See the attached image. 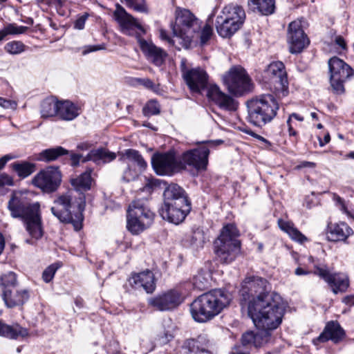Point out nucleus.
<instances>
[{"label":"nucleus","mask_w":354,"mask_h":354,"mask_svg":"<svg viewBox=\"0 0 354 354\" xmlns=\"http://www.w3.org/2000/svg\"><path fill=\"white\" fill-rule=\"evenodd\" d=\"M191 210V203L182 202V204H162L160 209L161 217L171 223L178 225L181 223Z\"/></svg>","instance_id":"412c9836"},{"label":"nucleus","mask_w":354,"mask_h":354,"mask_svg":"<svg viewBox=\"0 0 354 354\" xmlns=\"http://www.w3.org/2000/svg\"><path fill=\"white\" fill-rule=\"evenodd\" d=\"M345 337V331L337 321L326 323L322 333L313 340L315 345L331 340L333 343L340 342Z\"/></svg>","instance_id":"393cba45"},{"label":"nucleus","mask_w":354,"mask_h":354,"mask_svg":"<svg viewBox=\"0 0 354 354\" xmlns=\"http://www.w3.org/2000/svg\"><path fill=\"white\" fill-rule=\"evenodd\" d=\"M249 10L261 15L268 16L275 11V0H248Z\"/></svg>","instance_id":"7c9ffc66"},{"label":"nucleus","mask_w":354,"mask_h":354,"mask_svg":"<svg viewBox=\"0 0 354 354\" xmlns=\"http://www.w3.org/2000/svg\"><path fill=\"white\" fill-rule=\"evenodd\" d=\"M25 45L20 41H12L7 43L5 46V50L10 55H18L25 50Z\"/></svg>","instance_id":"c03bdc74"},{"label":"nucleus","mask_w":354,"mask_h":354,"mask_svg":"<svg viewBox=\"0 0 354 354\" xmlns=\"http://www.w3.org/2000/svg\"><path fill=\"white\" fill-rule=\"evenodd\" d=\"M131 84L134 86H142L145 89L149 90L156 94H160L161 93L160 85L158 84H156L149 78L134 77L131 79Z\"/></svg>","instance_id":"ea45409f"},{"label":"nucleus","mask_w":354,"mask_h":354,"mask_svg":"<svg viewBox=\"0 0 354 354\" xmlns=\"http://www.w3.org/2000/svg\"><path fill=\"white\" fill-rule=\"evenodd\" d=\"M80 114L77 106L70 101H59L57 116L63 120H73Z\"/></svg>","instance_id":"473e14b6"},{"label":"nucleus","mask_w":354,"mask_h":354,"mask_svg":"<svg viewBox=\"0 0 354 354\" xmlns=\"http://www.w3.org/2000/svg\"><path fill=\"white\" fill-rule=\"evenodd\" d=\"M2 299L8 308H14L22 306L29 299L28 290H17L15 292L11 289L2 290Z\"/></svg>","instance_id":"cd10ccee"},{"label":"nucleus","mask_w":354,"mask_h":354,"mask_svg":"<svg viewBox=\"0 0 354 354\" xmlns=\"http://www.w3.org/2000/svg\"><path fill=\"white\" fill-rule=\"evenodd\" d=\"M184 299L181 294L171 290L149 299V304L160 311L171 310L183 303Z\"/></svg>","instance_id":"aec40b11"},{"label":"nucleus","mask_w":354,"mask_h":354,"mask_svg":"<svg viewBox=\"0 0 354 354\" xmlns=\"http://www.w3.org/2000/svg\"><path fill=\"white\" fill-rule=\"evenodd\" d=\"M278 225L279 228L284 232L287 233L293 241L303 243L308 240L306 236L298 230V229L295 227L294 223L291 221L280 218L278 220Z\"/></svg>","instance_id":"72a5a7b5"},{"label":"nucleus","mask_w":354,"mask_h":354,"mask_svg":"<svg viewBox=\"0 0 354 354\" xmlns=\"http://www.w3.org/2000/svg\"><path fill=\"white\" fill-rule=\"evenodd\" d=\"M180 68L182 77L192 93H201L207 89L208 99L220 108L229 111L236 109V103L232 97L221 91L216 84H209V75L204 69L200 67H187L185 58L181 59Z\"/></svg>","instance_id":"f257e3e1"},{"label":"nucleus","mask_w":354,"mask_h":354,"mask_svg":"<svg viewBox=\"0 0 354 354\" xmlns=\"http://www.w3.org/2000/svg\"><path fill=\"white\" fill-rule=\"evenodd\" d=\"M126 4L130 8H132L136 12H147V8L146 6L145 0H124Z\"/></svg>","instance_id":"09e8293b"},{"label":"nucleus","mask_w":354,"mask_h":354,"mask_svg":"<svg viewBox=\"0 0 354 354\" xmlns=\"http://www.w3.org/2000/svg\"><path fill=\"white\" fill-rule=\"evenodd\" d=\"M330 83L333 91L342 94L344 83L354 76L353 69L344 60L334 56L328 61Z\"/></svg>","instance_id":"ddd939ff"},{"label":"nucleus","mask_w":354,"mask_h":354,"mask_svg":"<svg viewBox=\"0 0 354 354\" xmlns=\"http://www.w3.org/2000/svg\"><path fill=\"white\" fill-rule=\"evenodd\" d=\"M203 338L198 337L197 339H191L186 340L182 346L183 354L197 353L198 352H205V348L201 346Z\"/></svg>","instance_id":"58836bf2"},{"label":"nucleus","mask_w":354,"mask_h":354,"mask_svg":"<svg viewBox=\"0 0 354 354\" xmlns=\"http://www.w3.org/2000/svg\"><path fill=\"white\" fill-rule=\"evenodd\" d=\"M8 209L12 218L21 220L26 231L32 238L39 239L43 236L40 205L31 203L25 194L20 192L12 193L8 203Z\"/></svg>","instance_id":"7ed1b4c3"},{"label":"nucleus","mask_w":354,"mask_h":354,"mask_svg":"<svg viewBox=\"0 0 354 354\" xmlns=\"http://www.w3.org/2000/svg\"><path fill=\"white\" fill-rule=\"evenodd\" d=\"M160 38L161 40L167 42L169 46H174L178 50H180L183 47L178 43V40L174 35V39L171 38L165 30H160Z\"/></svg>","instance_id":"de8ad7c7"},{"label":"nucleus","mask_w":354,"mask_h":354,"mask_svg":"<svg viewBox=\"0 0 354 354\" xmlns=\"http://www.w3.org/2000/svg\"><path fill=\"white\" fill-rule=\"evenodd\" d=\"M16 158H17V156L9 153V154H6V155L2 156L1 159L7 163L8 161L13 160Z\"/></svg>","instance_id":"0e129e2a"},{"label":"nucleus","mask_w":354,"mask_h":354,"mask_svg":"<svg viewBox=\"0 0 354 354\" xmlns=\"http://www.w3.org/2000/svg\"><path fill=\"white\" fill-rule=\"evenodd\" d=\"M0 185L12 186L14 185V180L7 174H1L0 175Z\"/></svg>","instance_id":"5fc2aeb1"},{"label":"nucleus","mask_w":354,"mask_h":354,"mask_svg":"<svg viewBox=\"0 0 354 354\" xmlns=\"http://www.w3.org/2000/svg\"><path fill=\"white\" fill-rule=\"evenodd\" d=\"M223 84L229 92L236 95H241L251 91L252 80L246 71L241 66H234L223 75Z\"/></svg>","instance_id":"4468645a"},{"label":"nucleus","mask_w":354,"mask_h":354,"mask_svg":"<svg viewBox=\"0 0 354 354\" xmlns=\"http://www.w3.org/2000/svg\"><path fill=\"white\" fill-rule=\"evenodd\" d=\"M175 22L172 25L174 35L184 48H189L196 33L201 28V23L187 9L177 8L175 12Z\"/></svg>","instance_id":"1a4fd4ad"},{"label":"nucleus","mask_w":354,"mask_h":354,"mask_svg":"<svg viewBox=\"0 0 354 354\" xmlns=\"http://www.w3.org/2000/svg\"><path fill=\"white\" fill-rule=\"evenodd\" d=\"M319 145L320 146L323 147L325 145H326L327 143H328L330 140V134L328 133H327L324 137V140H322L321 138H319Z\"/></svg>","instance_id":"680f3d73"},{"label":"nucleus","mask_w":354,"mask_h":354,"mask_svg":"<svg viewBox=\"0 0 354 354\" xmlns=\"http://www.w3.org/2000/svg\"><path fill=\"white\" fill-rule=\"evenodd\" d=\"M248 121L253 125L262 127L270 123L277 115L279 105L272 94H262L246 102Z\"/></svg>","instance_id":"423d86ee"},{"label":"nucleus","mask_w":354,"mask_h":354,"mask_svg":"<svg viewBox=\"0 0 354 354\" xmlns=\"http://www.w3.org/2000/svg\"><path fill=\"white\" fill-rule=\"evenodd\" d=\"M0 284L4 289H10L17 286V275L13 272H8L1 277Z\"/></svg>","instance_id":"37998d69"},{"label":"nucleus","mask_w":354,"mask_h":354,"mask_svg":"<svg viewBox=\"0 0 354 354\" xmlns=\"http://www.w3.org/2000/svg\"><path fill=\"white\" fill-rule=\"evenodd\" d=\"M38 2L41 5L52 6L56 4L57 0H38Z\"/></svg>","instance_id":"e2e57ef3"},{"label":"nucleus","mask_w":354,"mask_h":354,"mask_svg":"<svg viewBox=\"0 0 354 354\" xmlns=\"http://www.w3.org/2000/svg\"><path fill=\"white\" fill-rule=\"evenodd\" d=\"M245 19V12L241 6L236 3L226 5L216 17V31L222 37H230L240 29Z\"/></svg>","instance_id":"9d476101"},{"label":"nucleus","mask_w":354,"mask_h":354,"mask_svg":"<svg viewBox=\"0 0 354 354\" xmlns=\"http://www.w3.org/2000/svg\"><path fill=\"white\" fill-rule=\"evenodd\" d=\"M119 160L125 165L122 180L125 182L134 180L147 167V163L137 150L128 149L120 153Z\"/></svg>","instance_id":"dca6fc26"},{"label":"nucleus","mask_w":354,"mask_h":354,"mask_svg":"<svg viewBox=\"0 0 354 354\" xmlns=\"http://www.w3.org/2000/svg\"><path fill=\"white\" fill-rule=\"evenodd\" d=\"M287 39L290 52L292 54L301 52L309 44L299 21H294L288 26Z\"/></svg>","instance_id":"4be33fe9"},{"label":"nucleus","mask_w":354,"mask_h":354,"mask_svg":"<svg viewBox=\"0 0 354 354\" xmlns=\"http://www.w3.org/2000/svg\"><path fill=\"white\" fill-rule=\"evenodd\" d=\"M145 116H151L160 113V105L157 101L151 100L149 101L142 109Z\"/></svg>","instance_id":"49530a36"},{"label":"nucleus","mask_w":354,"mask_h":354,"mask_svg":"<svg viewBox=\"0 0 354 354\" xmlns=\"http://www.w3.org/2000/svg\"><path fill=\"white\" fill-rule=\"evenodd\" d=\"M284 306L279 295L267 297L264 301L253 303L248 307V315L259 330L268 331L276 329L281 323Z\"/></svg>","instance_id":"39448f33"},{"label":"nucleus","mask_w":354,"mask_h":354,"mask_svg":"<svg viewBox=\"0 0 354 354\" xmlns=\"http://www.w3.org/2000/svg\"><path fill=\"white\" fill-rule=\"evenodd\" d=\"M113 16L119 24L122 33L136 37L141 50L150 62L157 66H160L165 62L167 56L166 51L155 46L152 42L141 38L146 32L145 28L120 5H116Z\"/></svg>","instance_id":"f03ea898"},{"label":"nucleus","mask_w":354,"mask_h":354,"mask_svg":"<svg viewBox=\"0 0 354 354\" xmlns=\"http://www.w3.org/2000/svg\"><path fill=\"white\" fill-rule=\"evenodd\" d=\"M100 49H102V48L99 46H88L85 47V49L83 51V54L86 55L91 52L96 51Z\"/></svg>","instance_id":"13d9d810"},{"label":"nucleus","mask_w":354,"mask_h":354,"mask_svg":"<svg viewBox=\"0 0 354 354\" xmlns=\"http://www.w3.org/2000/svg\"><path fill=\"white\" fill-rule=\"evenodd\" d=\"M129 282L133 288H143L147 293H152L156 289L154 274L149 270L132 274Z\"/></svg>","instance_id":"a878e982"},{"label":"nucleus","mask_w":354,"mask_h":354,"mask_svg":"<svg viewBox=\"0 0 354 354\" xmlns=\"http://www.w3.org/2000/svg\"><path fill=\"white\" fill-rule=\"evenodd\" d=\"M270 338V333L268 331L259 330V331L256 333L252 331H249L242 335L241 342L245 346H254L257 348L267 343Z\"/></svg>","instance_id":"c756f323"},{"label":"nucleus","mask_w":354,"mask_h":354,"mask_svg":"<svg viewBox=\"0 0 354 354\" xmlns=\"http://www.w3.org/2000/svg\"><path fill=\"white\" fill-rule=\"evenodd\" d=\"M243 131L245 133H246L247 134H249V135L252 136V137L256 138L257 139H258L259 140H260L261 142L268 143V141L266 138H264L263 136L258 135V134L252 132L250 130H244Z\"/></svg>","instance_id":"6e6d98bb"},{"label":"nucleus","mask_w":354,"mask_h":354,"mask_svg":"<svg viewBox=\"0 0 354 354\" xmlns=\"http://www.w3.org/2000/svg\"><path fill=\"white\" fill-rule=\"evenodd\" d=\"M209 274L203 272H198L193 277L192 285L194 288L203 290L208 287Z\"/></svg>","instance_id":"79ce46f5"},{"label":"nucleus","mask_w":354,"mask_h":354,"mask_svg":"<svg viewBox=\"0 0 354 354\" xmlns=\"http://www.w3.org/2000/svg\"><path fill=\"white\" fill-rule=\"evenodd\" d=\"M28 335V329L21 327L18 324L8 325L0 321V336L17 339L19 337H25Z\"/></svg>","instance_id":"2f4dec72"},{"label":"nucleus","mask_w":354,"mask_h":354,"mask_svg":"<svg viewBox=\"0 0 354 354\" xmlns=\"http://www.w3.org/2000/svg\"><path fill=\"white\" fill-rule=\"evenodd\" d=\"M206 241L204 232L201 229L194 230L191 236L190 243L196 248H202Z\"/></svg>","instance_id":"a18cd8bd"},{"label":"nucleus","mask_w":354,"mask_h":354,"mask_svg":"<svg viewBox=\"0 0 354 354\" xmlns=\"http://www.w3.org/2000/svg\"><path fill=\"white\" fill-rule=\"evenodd\" d=\"M344 301L347 305H349V306L354 305V294L346 296L344 299Z\"/></svg>","instance_id":"052dcab7"},{"label":"nucleus","mask_w":354,"mask_h":354,"mask_svg":"<svg viewBox=\"0 0 354 354\" xmlns=\"http://www.w3.org/2000/svg\"><path fill=\"white\" fill-rule=\"evenodd\" d=\"M240 292L243 300L248 301V306L252 304L264 301L267 297H275L274 292H270L268 281L259 277H247L243 282Z\"/></svg>","instance_id":"f8f14e48"},{"label":"nucleus","mask_w":354,"mask_h":354,"mask_svg":"<svg viewBox=\"0 0 354 354\" xmlns=\"http://www.w3.org/2000/svg\"><path fill=\"white\" fill-rule=\"evenodd\" d=\"M213 146H214V141H204L198 147L183 153L180 160L183 169L189 166L196 171L206 170L209 162L210 148Z\"/></svg>","instance_id":"2eb2a0df"},{"label":"nucleus","mask_w":354,"mask_h":354,"mask_svg":"<svg viewBox=\"0 0 354 354\" xmlns=\"http://www.w3.org/2000/svg\"><path fill=\"white\" fill-rule=\"evenodd\" d=\"M10 105V101L7 100L3 97H0V106H1L3 108H8Z\"/></svg>","instance_id":"69168bd1"},{"label":"nucleus","mask_w":354,"mask_h":354,"mask_svg":"<svg viewBox=\"0 0 354 354\" xmlns=\"http://www.w3.org/2000/svg\"><path fill=\"white\" fill-rule=\"evenodd\" d=\"M84 207L85 198L83 195L77 199L70 194H66L55 200L51 212L61 222L71 223L75 229L78 230L82 227Z\"/></svg>","instance_id":"0eeeda50"},{"label":"nucleus","mask_w":354,"mask_h":354,"mask_svg":"<svg viewBox=\"0 0 354 354\" xmlns=\"http://www.w3.org/2000/svg\"><path fill=\"white\" fill-rule=\"evenodd\" d=\"M151 165L156 173L161 176H170L183 169L180 161L176 160L175 153L172 151L153 154Z\"/></svg>","instance_id":"6ab92c4d"},{"label":"nucleus","mask_w":354,"mask_h":354,"mask_svg":"<svg viewBox=\"0 0 354 354\" xmlns=\"http://www.w3.org/2000/svg\"><path fill=\"white\" fill-rule=\"evenodd\" d=\"M59 101L55 97L45 99L41 104V115L42 118H50L57 115Z\"/></svg>","instance_id":"4c0bfd02"},{"label":"nucleus","mask_w":354,"mask_h":354,"mask_svg":"<svg viewBox=\"0 0 354 354\" xmlns=\"http://www.w3.org/2000/svg\"><path fill=\"white\" fill-rule=\"evenodd\" d=\"M28 30V27L17 26L15 24H9L2 30H0V41L3 40L8 35H19L24 33Z\"/></svg>","instance_id":"a19ab883"},{"label":"nucleus","mask_w":354,"mask_h":354,"mask_svg":"<svg viewBox=\"0 0 354 354\" xmlns=\"http://www.w3.org/2000/svg\"><path fill=\"white\" fill-rule=\"evenodd\" d=\"M315 274L326 281L335 294L346 291L349 286L348 277L343 273L330 274L326 268L315 267Z\"/></svg>","instance_id":"b1692460"},{"label":"nucleus","mask_w":354,"mask_h":354,"mask_svg":"<svg viewBox=\"0 0 354 354\" xmlns=\"http://www.w3.org/2000/svg\"><path fill=\"white\" fill-rule=\"evenodd\" d=\"M189 201L185 190L177 184H170L163 192V204L180 205L182 202Z\"/></svg>","instance_id":"bb28decb"},{"label":"nucleus","mask_w":354,"mask_h":354,"mask_svg":"<svg viewBox=\"0 0 354 354\" xmlns=\"http://www.w3.org/2000/svg\"><path fill=\"white\" fill-rule=\"evenodd\" d=\"M62 181V174L57 167L49 166L37 173L32 180V184L46 192H55Z\"/></svg>","instance_id":"a211bd4d"},{"label":"nucleus","mask_w":354,"mask_h":354,"mask_svg":"<svg viewBox=\"0 0 354 354\" xmlns=\"http://www.w3.org/2000/svg\"><path fill=\"white\" fill-rule=\"evenodd\" d=\"M239 236L240 232L234 224L228 223L223 227L214 243V252L220 262L228 264L236 258L241 250Z\"/></svg>","instance_id":"6e6552de"},{"label":"nucleus","mask_w":354,"mask_h":354,"mask_svg":"<svg viewBox=\"0 0 354 354\" xmlns=\"http://www.w3.org/2000/svg\"><path fill=\"white\" fill-rule=\"evenodd\" d=\"M232 300L229 292L218 288L202 294L189 306L194 321L205 323L212 319L227 308Z\"/></svg>","instance_id":"20e7f679"},{"label":"nucleus","mask_w":354,"mask_h":354,"mask_svg":"<svg viewBox=\"0 0 354 354\" xmlns=\"http://www.w3.org/2000/svg\"><path fill=\"white\" fill-rule=\"evenodd\" d=\"M92 169H88L75 178L71 180V185L77 191H86L90 189L91 186Z\"/></svg>","instance_id":"c9c22d12"},{"label":"nucleus","mask_w":354,"mask_h":354,"mask_svg":"<svg viewBox=\"0 0 354 354\" xmlns=\"http://www.w3.org/2000/svg\"><path fill=\"white\" fill-rule=\"evenodd\" d=\"M292 119L302 122L304 120V118L297 113H293L289 115L288 119L287 120L289 135L295 136L297 135V131L293 129Z\"/></svg>","instance_id":"3c124183"},{"label":"nucleus","mask_w":354,"mask_h":354,"mask_svg":"<svg viewBox=\"0 0 354 354\" xmlns=\"http://www.w3.org/2000/svg\"><path fill=\"white\" fill-rule=\"evenodd\" d=\"M154 213L146 198H137L131 202L127 210V228L138 234L149 227L153 222Z\"/></svg>","instance_id":"9b49d317"},{"label":"nucleus","mask_w":354,"mask_h":354,"mask_svg":"<svg viewBox=\"0 0 354 354\" xmlns=\"http://www.w3.org/2000/svg\"><path fill=\"white\" fill-rule=\"evenodd\" d=\"M156 185V184L153 180L149 181L148 183H147L145 186L144 189L150 192L153 189V187Z\"/></svg>","instance_id":"338daca9"},{"label":"nucleus","mask_w":354,"mask_h":354,"mask_svg":"<svg viewBox=\"0 0 354 354\" xmlns=\"http://www.w3.org/2000/svg\"><path fill=\"white\" fill-rule=\"evenodd\" d=\"M116 158V154L104 148L92 149L86 156H83L77 153H71V161L73 167H77L80 162H86L93 161L96 164L108 163Z\"/></svg>","instance_id":"5701e85b"},{"label":"nucleus","mask_w":354,"mask_h":354,"mask_svg":"<svg viewBox=\"0 0 354 354\" xmlns=\"http://www.w3.org/2000/svg\"><path fill=\"white\" fill-rule=\"evenodd\" d=\"M335 44L340 46L343 50L346 49V44L344 38L341 36H337L335 38Z\"/></svg>","instance_id":"4d7b16f0"},{"label":"nucleus","mask_w":354,"mask_h":354,"mask_svg":"<svg viewBox=\"0 0 354 354\" xmlns=\"http://www.w3.org/2000/svg\"><path fill=\"white\" fill-rule=\"evenodd\" d=\"M68 151L62 147L49 148L41 151L35 156V160L45 162H49L57 160L59 156L67 154Z\"/></svg>","instance_id":"f704fd0d"},{"label":"nucleus","mask_w":354,"mask_h":354,"mask_svg":"<svg viewBox=\"0 0 354 354\" xmlns=\"http://www.w3.org/2000/svg\"><path fill=\"white\" fill-rule=\"evenodd\" d=\"M11 167L17 176L21 178H26L30 176L36 170V165L28 161L15 162L11 165Z\"/></svg>","instance_id":"e433bc0d"},{"label":"nucleus","mask_w":354,"mask_h":354,"mask_svg":"<svg viewBox=\"0 0 354 354\" xmlns=\"http://www.w3.org/2000/svg\"><path fill=\"white\" fill-rule=\"evenodd\" d=\"M353 233L352 228L344 222L328 224L327 234L328 239L332 241H345Z\"/></svg>","instance_id":"c85d7f7f"},{"label":"nucleus","mask_w":354,"mask_h":354,"mask_svg":"<svg viewBox=\"0 0 354 354\" xmlns=\"http://www.w3.org/2000/svg\"><path fill=\"white\" fill-rule=\"evenodd\" d=\"M212 35V28L209 25H205L201 32V43L205 44Z\"/></svg>","instance_id":"864d4df0"},{"label":"nucleus","mask_w":354,"mask_h":354,"mask_svg":"<svg viewBox=\"0 0 354 354\" xmlns=\"http://www.w3.org/2000/svg\"><path fill=\"white\" fill-rule=\"evenodd\" d=\"M89 17V14L84 12L78 15L77 19L74 22V28L77 30H82L84 28L85 23Z\"/></svg>","instance_id":"603ef678"},{"label":"nucleus","mask_w":354,"mask_h":354,"mask_svg":"<svg viewBox=\"0 0 354 354\" xmlns=\"http://www.w3.org/2000/svg\"><path fill=\"white\" fill-rule=\"evenodd\" d=\"M4 246H5L4 237L2 235V234L0 233V254H1V252L3 250Z\"/></svg>","instance_id":"774afa93"},{"label":"nucleus","mask_w":354,"mask_h":354,"mask_svg":"<svg viewBox=\"0 0 354 354\" xmlns=\"http://www.w3.org/2000/svg\"><path fill=\"white\" fill-rule=\"evenodd\" d=\"M58 268L59 266L55 263L52 264L46 268L42 274V278L44 281L46 283L50 282L53 279L54 275Z\"/></svg>","instance_id":"8fccbe9b"},{"label":"nucleus","mask_w":354,"mask_h":354,"mask_svg":"<svg viewBox=\"0 0 354 354\" xmlns=\"http://www.w3.org/2000/svg\"><path fill=\"white\" fill-rule=\"evenodd\" d=\"M264 77L268 82L274 85V92L278 97L288 95V82L283 62L278 61L270 63L264 71Z\"/></svg>","instance_id":"f3484780"},{"label":"nucleus","mask_w":354,"mask_h":354,"mask_svg":"<svg viewBox=\"0 0 354 354\" xmlns=\"http://www.w3.org/2000/svg\"><path fill=\"white\" fill-rule=\"evenodd\" d=\"M77 147L80 151H87L91 147V145L87 142H84L80 143Z\"/></svg>","instance_id":"bf43d9fd"}]
</instances>
